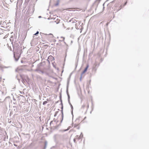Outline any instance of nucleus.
<instances>
[{
  "mask_svg": "<svg viewBox=\"0 0 149 149\" xmlns=\"http://www.w3.org/2000/svg\"><path fill=\"white\" fill-rule=\"evenodd\" d=\"M40 17H41V16H39V18H40Z\"/></svg>",
  "mask_w": 149,
  "mask_h": 149,
  "instance_id": "obj_25",
  "label": "nucleus"
},
{
  "mask_svg": "<svg viewBox=\"0 0 149 149\" xmlns=\"http://www.w3.org/2000/svg\"><path fill=\"white\" fill-rule=\"evenodd\" d=\"M109 24V22H107V25H108V24Z\"/></svg>",
  "mask_w": 149,
  "mask_h": 149,
  "instance_id": "obj_20",
  "label": "nucleus"
},
{
  "mask_svg": "<svg viewBox=\"0 0 149 149\" xmlns=\"http://www.w3.org/2000/svg\"><path fill=\"white\" fill-rule=\"evenodd\" d=\"M47 103V101H45L43 103V105H45Z\"/></svg>",
  "mask_w": 149,
  "mask_h": 149,
  "instance_id": "obj_13",
  "label": "nucleus"
},
{
  "mask_svg": "<svg viewBox=\"0 0 149 149\" xmlns=\"http://www.w3.org/2000/svg\"><path fill=\"white\" fill-rule=\"evenodd\" d=\"M58 22H56V24H58Z\"/></svg>",
  "mask_w": 149,
  "mask_h": 149,
  "instance_id": "obj_24",
  "label": "nucleus"
},
{
  "mask_svg": "<svg viewBox=\"0 0 149 149\" xmlns=\"http://www.w3.org/2000/svg\"><path fill=\"white\" fill-rule=\"evenodd\" d=\"M100 0H96L94 4H96L97 6L98 5L99 3L100 2Z\"/></svg>",
  "mask_w": 149,
  "mask_h": 149,
  "instance_id": "obj_8",
  "label": "nucleus"
},
{
  "mask_svg": "<svg viewBox=\"0 0 149 149\" xmlns=\"http://www.w3.org/2000/svg\"><path fill=\"white\" fill-rule=\"evenodd\" d=\"M45 147L46 146H47V142H45Z\"/></svg>",
  "mask_w": 149,
  "mask_h": 149,
  "instance_id": "obj_18",
  "label": "nucleus"
},
{
  "mask_svg": "<svg viewBox=\"0 0 149 149\" xmlns=\"http://www.w3.org/2000/svg\"><path fill=\"white\" fill-rule=\"evenodd\" d=\"M69 29V28H67V30H68V29Z\"/></svg>",
  "mask_w": 149,
  "mask_h": 149,
  "instance_id": "obj_22",
  "label": "nucleus"
},
{
  "mask_svg": "<svg viewBox=\"0 0 149 149\" xmlns=\"http://www.w3.org/2000/svg\"><path fill=\"white\" fill-rule=\"evenodd\" d=\"M39 33V31H37L36 32L35 34H34L33 35H37Z\"/></svg>",
  "mask_w": 149,
  "mask_h": 149,
  "instance_id": "obj_15",
  "label": "nucleus"
},
{
  "mask_svg": "<svg viewBox=\"0 0 149 149\" xmlns=\"http://www.w3.org/2000/svg\"><path fill=\"white\" fill-rule=\"evenodd\" d=\"M14 145L15 146H17V145H15V144H14Z\"/></svg>",
  "mask_w": 149,
  "mask_h": 149,
  "instance_id": "obj_21",
  "label": "nucleus"
},
{
  "mask_svg": "<svg viewBox=\"0 0 149 149\" xmlns=\"http://www.w3.org/2000/svg\"><path fill=\"white\" fill-rule=\"evenodd\" d=\"M83 137V135H82V133H81V134L80 136L78 137V136H77L75 138H76V139H77L78 140L80 139L81 138Z\"/></svg>",
  "mask_w": 149,
  "mask_h": 149,
  "instance_id": "obj_6",
  "label": "nucleus"
},
{
  "mask_svg": "<svg viewBox=\"0 0 149 149\" xmlns=\"http://www.w3.org/2000/svg\"><path fill=\"white\" fill-rule=\"evenodd\" d=\"M61 113H62V120H61V121H62V120H63V106L62 105V107H61Z\"/></svg>",
  "mask_w": 149,
  "mask_h": 149,
  "instance_id": "obj_9",
  "label": "nucleus"
},
{
  "mask_svg": "<svg viewBox=\"0 0 149 149\" xmlns=\"http://www.w3.org/2000/svg\"><path fill=\"white\" fill-rule=\"evenodd\" d=\"M60 38L61 39V40H60L61 41H63L65 40V38L63 37H61Z\"/></svg>",
  "mask_w": 149,
  "mask_h": 149,
  "instance_id": "obj_12",
  "label": "nucleus"
},
{
  "mask_svg": "<svg viewBox=\"0 0 149 149\" xmlns=\"http://www.w3.org/2000/svg\"><path fill=\"white\" fill-rule=\"evenodd\" d=\"M88 65H87V66L85 68V69L81 73V77H80V81H81V78L83 77V74L84 73H85L86 71L87 70V69L88 68Z\"/></svg>",
  "mask_w": 149,
  "mask_h": 149,
  "instance_id": "obj_2",
  "label": "nucleus"
},
{
  "mask_svg": "<svg viewBox=\"0 0 149 149\" xmlns=\"http://www.w3.org/2000/svg\"><path fill=\"white\" fill-rule=\"evenodd\" d=\"M110 3L109 4H108V5H107V6L108 7H109V5H110Z\"/></svg>",
  "mask_w": 149,
  "mask_h": 149,
  "instance_id": "obj_19",
  "label": "nucleus"
},
{
  "mask_svg": "<svg viewBox=\"0 0 149 149\" xmlns=\"http://www.w3.org/2000/svg\"><path fill=\"white\" fill-rule=\"evenodd\" d=\"M14 57L15 58V60L16 61H17L19 59V56L18 54H14Z\"/></svg>",
  "mask_w": 149,
  "mask_h": 149,
  "instance_id": "obj_4",
  "label": "nucleus"
},
{
  "mask_svg": "<svg viewBox=\"0 0 149 149\" xmlns=\"http://www.w3.org/2000/svg\"><path fill=\"white\" fill-rule=\"evenodd\" d=\"M85 107L86 108V109H87L89 107V105L88 102H86L84 103L83 105L81 107V108L82 109H84Z\"/></svg>",
  "mask_w": 149,
  "mask_h": 149,
  "instance_id": "obj_3",
  "label": "nucleus"
},
{
  "mask_svg": "<svg viewBox=\"0 0 149 149\" xmlns=\"http://www.w3.org/2000/svg\"><path fill=\"white\" fill-rule=\"evenodd\" d=\"M109 0H107L105 3H106L107 1H108Z\"/></svg>",
  "mask_w": 149,
  "mask_h": 149,
  "instance_id": "obj_23",
  "label": "nucleus"
},
{
  "mask_svg": "<svg viewBox=\"0 0 149 149\" xmlns=\"http://www.w3.org/2000/svg\"><path fill=\"white\" fill-rule=\"evenodd\" d=\"M70 105V107H71V113L73 116V107L72 104H71V105Z\"/></svg>",
  "mask_w": 149,
  "mask_h": 149,
  "instance_id": "obj_10",
  "label": "nucleus"
},
{
  "mask_svg": "<svg viewBox=\"0 0 149 149\" xmlns=\"http://www.w3.org/2000/svg\"><path fill=\"white\" fill-rule=\"evenodd\" d=\"M40 34L41 35V34H44V33H40ZM45 34V35H52V37H53V35H52V34H51V33H49V34Z\"/></svg>",
  "mask_w": 149,
  "mask_h": 149,
  "instance_id": "obj_11",
  "label": "nucleus"
},
{
  "mask_svg": "<svg viewBox=\"0 0 149 149\" xmlns=\"http://www.w3.org/2000/svg\"><path fill=\"white\" fill-rule=\"evenodd\" d=\"M20 47L19 45V44H15L13 46L14 49H18Z\"/></svg>",
  "mask_w": 149,
  "mask_h": 149,
  "instance_id": "obj_5",
  "label": "nucleus"
},
{
  "mask_svg": "<svg viewBox=\"0 0 149 149\" xmlns=\"http://www.w3.org/2000/svg\"><path fill=\"white\" fill-rule=\"evenodd\" d=\"M58 111H56V112H55V115H54V116L55 117L56 116L57 114V113H58Z\"/></svg>",
  "mask_w": 149,
  "mask_h": 149,
  "instance_id": "obj_16",
  "label": "nucleus"
},
{
  "mask_svg": "<svg viewBox=\"0 0 149 149\" xmlns=\"http://www.w3.org/2000/svg\"><path fill=\"white\" fill-rule=\"evenodd\" d=\"M76 138H75L74 139V143H76Z\"/></svg>",
  "mask_w": 149,
  "mask_h": 149,
  "instance_id": "obj_17",
  "label": "nucleus"
},
{
  "mask_svg": "<svg viewBox=\"0 0 149 149\" xmlns=\"http://www.w3.org/2000/svg\"><path fill=\"white\" fill-rule=\"evenodd\" d=\"M19 92L21 94H23V95L24 94V93L23 92H22V91H19Z\"/></svg>",
  "mask_w": 149,
  "mask_h": 149,
  "instance_id": "obj_14",
  "label": "nucleus"
},
{
  "mask_svg": "<svg viewBox=\"0 0 149 149\" xmlns=\"http://www.w3.org/2000/svg\"><path fill=\"white\" fill-rule=\"evenodd\" d=\"M68 84L67 85V86L66 93H67V95L68 96V103H69V104H70V105H71V104L70 103V96L69 94V93H68Z\"/></svg>",
  "mask_w": 149,
  "mask_h": 149,
  "instance_id": "obj_1",
  "label": "nucleus"
},
{
  "mask_svg": "<svg viewBox=\"0 0 149 149\" xmlns=\"http://www.w3.org/2000/svg\"><path fill=\"white\" fill-rule=\"evenodd\" d=\"M104 3L103 4V6L104 5V3Z\"/></svg>",
  "mask_w": 149,
  "mask_h": 149,
  "instance_id": "obj_26",
  "label": "nucleus"
},
{
  "mask_svg": "<svg viewBox=\"0 0 149 149\" xmlns=\"http://www.w3.org/2000/svg\"><path fill=\"white\" fill-rule=\"evenodd\" d=\"M31 10V8H29L26 11V14L28 15H30L31 13H30V11Z\"/></svg>",
  "mask_w": 149,
  "mask_h": 149,
  "instance_id": "obj_7",
  "label": "nucleus"
}]
</instances>
